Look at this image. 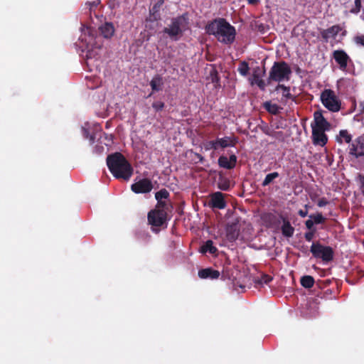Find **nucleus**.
Returning a JSON list of instances; mask_svg holds the SVG:
<instances>
[{"mask_svg": "<svg viewBox=\"0 0 364 364\" xmlns=\"http://www.w3.org/2000/svg\"><path fill=\"white\" fill-rule=\"evenodd\" d=\"M205 29L208 34L214 36L219 42L224 44H231L235 39V27L223 18H218L208 22Z\"/></svg>", "mask_w": 364, "mask_h": 364, "instance_id": "f257e3e1", "label": "nucleus"}, {"mask_svg": "<svg viewBox=\"0 0 364 364\" xmlns=\"http://www.w3.org/2000/svg\"><path fill=\"white\" fill-rule=\"evenodd\" d=\"M106 162L110 173L117 179L129 181L133 175L134 169L131 164L120 152L109 154Z\"/></svg>", "mask_w": 364, "mask_h": 364, "instance_id": "f03ea898", "label": "nucleus"}, {"mask_svg": "<svg viewBox=\"0 0 364 364\" xmlns=\"http://www.w3.org/2000/svg\"><path fill=\"white\" fill-rule=\"evenodd\" d=\"M189 19L187 13L173 18L168 27H165L163 32L167 34L172 40L178 41V36L183 35L188 29Z\"/></svg>", "mask_w": 364, "mask_h": 364, "instance_id": "7ed1b4c3", "label": "nucleus"}, {"mask_svg": "<svg viewBox=\"0 0 364 364\" xmlns=\"http://www.w3.org/2000/svg\"><path fill=\"white\" fill-rule=\"evenodd\" d=\"M291 74V70L287 63L285 61L274 62L269 70L267 84L270 85L272 81L278 82L288 81Z\"/></svg>", "mask_w": 364, "mask_h": 364, "instance_id": "20e7f679", "label": "nucleus"}, {"mask_svg": "<svg viewBox=\"0 0 364 364\" xmlns=\"http://www.w3.org/2000/svg\"><path fill=\"white\" fill-rule=\"evenodd\" d=\"M322 105L330 112H338L341 109V101L333 90L325 89L321 93Z\"/></svg>", "mask_w": 364, "mask_h": 364, "instance_id": "39448f33", "label": "nucleus"}, {"mask_svg": "<svg viewBox=\"0 0 364 364\" xmlns=\"http://www.w3.org/2000/svg\"><path fill=\"white\" fill-rule=\"evenodd\" d=\"M310 250L314 257L324 262H330L333 258V250L329 246H323L318 242L313 243Z\"/></svg>", "mask_w": 364, "mask_h": 364, "instance_id": "423d86ee", "label": "nucleus"}, {"mask_svg": "<svg viewBox=\"0 0 364 364\" xmlns=\"http://www.w3.org/2000/svg\"><path fill=\"white\" fill-rule=\"evenodd\" d=\"M147 220L149 224L151 225L152 231L157 232L159 230L155 228L161 227L166 222L167 213L158 209L151 210L148 213Z\"/></svg>", "mask_w": 364, "mask_h": 364, "instance_id": "0eeeda50", "label": "nucleus"}, {"mask_svg": "<svg viewBox=\"0 0 364 364\" xmlns=\"http://www.w3.org/2000/svg\"><path fill=\"white\" fill-rule=\"evenodd\" d=\"M348 154L355 159L364 158V133L348 146Z\"/></svg>", "mask_w": 364, "mask_h": 364, "instance_id": "6e6552de", "label": "nucleus"}, {"mask_svg": "<svg viewBox=\"0 0 364 364\" xmlns=\"http://www.w3.org/2000/svg\"><path fill=\"white\" fill-rule=\"evenodd\" d=\"M82 35L80 37V39L85 42L87 48H88L90 46L92 47L95 44L96 39V30L90 26H86L84 24H82L81 27Z\"/></svg>", "mask_w": 364, "mask_h": 364, "instance_id": "1a4fd4ad", "label": "nucleus"}, {"mask_svg": "<svg viewBox=\"0 0 364 364\" xmlns=\"http://www.w3.org/2000/svg\"><path fill=\"white\" fill-rule=\"evenodd\" d=\"M153 189V184L149 178H145L134 183L131 186V190L135 193H148Z\"/></svg>", "mask_w": 364, "mask_h": 364, "instance_id": "9d476101", "label": "nucleus"}, {"mask_svg": "<svg viewBox=\"0 0 364 364\" xmlns=\"http://www.w3.org/2000/svg\"><path fill=\"white\" fill-rule=\"evenodd\" d=\"M322 110L316 111L314 114V124H311L312 129L320 130H329L331 124L323 117Z\"/></svg>", "mask_w": 364, "mask_h": 364, "instance_id": "9b49d317", "label": "nucleus"}, {"mask_svg": "<svg viewBox=\"0 0 364 364\" xmlns=\"http://www.w3.org/2000/svg\"><path fill=\"white\" fill-rule=\"evenodd\" d=\"M333 58L338 65L340 70L346 71L348 63L351 62L349 55L343 50H336L333 52Z\"/></svg>", "mask_w": 364, "mask_h": 364, "instance_id": "f8f14e48", "label": "nucleus"}, {"mask_svg": "<svg viewBox=\"0 0 364 364\" xmlns=\"http://www.w3.org/2000/svg\"><path fill=\"white\" fill-rule=\"evenodd\" d=\"M209 205L213 208L224 209L226 207V202L223 193L219 191L212 193Z\"/></svg>", "mask_w": 364, "mask_h": 364, "instance_id": "ddd939ff", "label": "nucleus"}, {"mask_svg": "<svg viewBox=\"0 0 364 364\" xmlns=\"http://www.w3.org/2000/svg\"><path fill=\"white\" fill-rule=\"evenodd\" d=\"M240 234V224L238 220L228 224L226 227V237L230 242L236 240Z\"/></svg>", "mask_w": 364, "mask_h": 364, "instance_id": "4468645a", "label": "nucleus"}, {"mask_svg": "<svg viewBox=\"0 0 364 364\" xmlns=\"http://www.w3.org/2000/svg\"><path fill=\"white\" fill-rule=\"evenodd\" d=\"M343 31V28L340 25H333L327 29H323L321 31V36L323 40L328 42L330 38H336L339 32Z\"/></svg>", "mask_w": 364, "mask_h": 364, "instance_id": "2eb2a0df", "label": "nucleus"}, {"mask_svg": "<svg viewBox=\"0 0 364 364\" xmlns=\"http://www.w3.org/2000/svg\"><path fill=\"white\" fill-rule=\"evenodd\" d=\"M326 130H320L312 129V139L315 145L323 146L328 141L327 135L325 134Z\"/></svg>", "mask_w": 364, "mask_h": 364, "instance_id": "dca6fc26", "label": "nucleus"}, {"mask_svg": "<svg viewBox=\"0 0 364 364\" xmlns=\"http://www.w3.org/2000/svg\"><path fill=\"white\" fill-rule=\"evenodd\" d=\"M265 73V70H264L262 72L259 67H257L252 73V85L256 84L259 88L264 91L265 90L266 85H267L265 82L261 78Z\"/></svg>", "mask_w": 364, "mask_h": 364, "instance_id": "f3484780", "label": "nucleus"}, {"mask_svg": "<svg viewBox=\"0 0 364 364\" xmlns=\"http://www.w3.org/2000/svg\"><path fill=\"white\" fill-rule=\"evenodd\" d=\"M237 163V156L232 154L230 158L225 156H220L218 158V165L224 168L232 169L235 168Z\"/></svg>", "mask_w": 364, "mask_h": 364, "instance_id": "a211bd4d", "label": "nucleus"}, {"mask_svg": "<svg viewBox=\"0 0 364 364\" xmlns=\"http://www.w3.org/2000/svg\"><path fill=\"white\" fill-rule=\"evenodd\" d=\"M279 218L283 223L281 227L282 235L287 237H292L294 233V228L291 225L288 219L284 217L282 215H279Z\"/></svg>", "mask_w": 364, "mask_h": 364, "instance_id": "6ab92c4d", "label": "nucleus"}, {"mask_svg": "<svg viewBox=\"0 0 364 364\" xmlns=\"http://www.w3.org/2000/svg\"><path fill=\"white\" fill-rule=\"evenodd\" d=\"M219 148L233 147L238 142L237 137L225 136L216 139Z\"/></svg>", "mask_w": 364, "mask_h": 364, "instance_id": "aec40b11", "label": "nucleus"}, {"mask_svg": "<svg viewBox=\"0 0 364 364\" xmlns=\"http://www.w3.org/2000/svg\"><path fill=\"white\" fill-rule=\"evenodd\" d=\"M220 276V272L218 270L211 268L202 269L198 271V277L201 279H218Z\"/></svg>", "mask_w": 364, "mask_h": 364, "instance_id": "412c9836", "label": "nucleus"}, {"mask_svg": "<svg viewBox=\"0 0 364 364\" xmlns=\"http://www.w3.org/2000/svg\"><path fill=\"white\" fill-rule=\"evenodd\" d=\"M101 35L105 38H110L114 33V27L112 23L106 22L99 28Z\"/></svg>", "mask_w": 364, "mask_h": 364, "instance_id": "4be33fe9", "label": "nucleus"}, {"mask_svg": "<svg viewBox=\"0 0 364 364\" xmlns=\"http://www.w3.org/2000/svg\"><path fill=\"white\" fill-rule=\"evenodd\" d=\"M336 141L339 144L346 143L349 145L353 142L352 135L347 129H341L338 135L336 136Z\"/></svg>", "mask_w": 364, "mask_h": 364, "instance_id": "5701e85b", "label": "nucleus"}, {"mask_svg": "<svg viewBox=\"0 0 364 364\" xmlns=\"http://www.w3.org/2000/svg\"><path fill=\"white\" fill-rule=\"evenodd\" d=\"M217 186L219 189L228 191L230 188V181L226 176L220 174L217 183Z\"/></svg>", "mask_w": 364, "mask_h": 364, "instance_id": "b1692460", "label": "nucleus"}, {"mask_svg": "<svg viewBox=\"0 0 364 364\" xmlns=\"http://www.w3.org/2000/svg\"><path fill=\"white\" fill-rule=\"evenodd\" d=\"M200 251L203 254L209 252L213 255L216 253L218 249L213 245V242L211 240H208L200 247Z\"/></svg>", "mask_w": 364, "mask_h": 364, "instance_id": "393cba45", "label": "nucleus"}, {"mask_svg": "<svg viewBox=\"0 0 364 364\" xmlns=\"http://www.w3.org/2000/svg\"><path fill=\"white\" fill-rule=\"evenodd\" d=\"M162 85V77L159 75H155L150 82V86L152 90L155 92L161 90Z\"/></svg>", "mask_w": 364, "mask_h": 364, "instance_id": "a878e982", "label": "nucleus"}, {"mask_svg": "<svg viewBox=\"0 0 364 364\" xmlns=\"http://www.w3.org/2000/svg\"><path fill=\"white\" fill-rule=\"evenodd\" d=\"M314 279L312 276L305 275L303 276L300 279L301 285L306 289L311 288L314 284Z\"/></svg>", "mask_w": 364, "mask_h": 364, "instance_id": "bb28decb", "label": "nucleus"}, {"mask_svg": "<svg viewBox=\"0 0 364 364\" xmlns=\"http://www.w3.org/2000/svg\"><path fill=\"white\" fill-rule=\"evenodd\" d=\"M264 109L272 114H277L279 112L280 107L277 104H272L271 102L264 103Z\"/></svg>", "mask_w": 364, "mask_h": 364, "instance_id": "cd10ccee", "label": "nucleus"}, {"mask_svg": "<svg viewBox=\"0 0 364 364\" xmlns=\"http://www.w3.org/2000/svg\"><path fill=\"white\" fill-rule=\"evenodd\" d=\"M279 176L278 172H272L266 175L264 181L262 183V186L265 187L269 186L270 183Z\"/></svg>", "mask_w": 364, "mask_h": 364, "instance_id": "c85d7f7f", "label": "nucleus"}, {"mask_svg": "<svg viewBox=\"0 0 364 364\" xmlns=\"http://www.w3.org/2000/svg\"><path fill=\"white\" fill-rule=\"evenodd\" d=\"M273 277L269 274H263L259 278L255 279V284L263 285L267 284L272 281Z\"/></svg>", "mask_w": 364, "mask_h": 364, "instance_id": "c756f323", "label": "nucleus"}, {"mask_svg": "<svg viewBox=\"0 0 364 364\" xmlns=\"http://www.w3.org/2000/svg\"><path fill=\"white\" fill-rule=\"evenodd\" d=\"M309 217L313 220L314 225L323 224L326 220L321 213L311 214Z\"/></svg>", "mask_w": 364, "mask_h": 364, "instance_id": "7c9ffc66", "label": "nucleus"}, {"mask_svg": "<svg viewBox=\"0 0 364 364\" xmlns=\"http://www.w3.org/2000/svg\"><path fill=\"white\" fill-rule=\"evenodd\" d=\"M279 89L282 90V96L287 99H292L293 96L290 93V88L284 85L278 84L276 87V90H279Z\"/></svg>", "mask_w": 364, "mask_h": 364, "instance_id": "2f4dec72", "label": "nucleus"}, {"mask_svg": "<svg viewBox=\"0 0 364 364\" xmlns=\"http://www.w3.org/2000/svg\"><path fill=\"white\" fill-rule=\"evenodd\" d=\"M171 207V204L167 203L165 200H157L156 206L154 209H158L159 210H164L167 213L169 210V208Z\"/></svg>", "mask_w": 364, "mask_h": 364, "instance_id": "473e14b6", "label": "nucleus"}, {"mask_svg": "<svg viewBox=\"0 0 364 364\" xmlns=\"http://www.w3.org/2000/svg\"><path fill=\"white\" fill-rule=\"evenodd\" d=\"M168 196H169V193L165 188L161 189L160 191L156 192L155 194V198H156V200H162V199H166L168 198Z\"/></svg>", "mask_w": 364, "mask_h": 364, "instance_id": "72a5a7b5", "label": "nucleus"}, {"mask_svg": "<svg viewBox=\"0 0 364 364\" xmlns=\"http://www.w3.org/2000/svg\"><path fill=\"white\" fill-rule=\"evenodd\" d=\"M249 70H250V68H249L248 63H246L245 61L242 62L237 69L240 74L243 76H246L247 75Z\"/></svg>", "mask_w": 364, "mask_h": 364, "instance_id": "f704fd0d", "label": "nucleus"}, {"mask_svg": "<svg viewBox=\"0 0 364 364\" xmlns=\"http://www.w3.org/2000/svg\"><path fill=\"white\" fill-rule=\"evenodd\" d=\"M210 78L213 83L217 85H220V78L219 77L218 73L215 69H213L210 71Z\"/></svg>", "mask_w": 364, "mask_h": 364, "instance_id": "c9c22d12", "label": "nucleus"}, {"mask_svg": "<svg viewBox=\"0 0 364 364\" xmlns=\"http://www.w3.org/2000/svg\"><path fill=\"white\" fill-rule=\"evenodd\" d=\"M264 220L269 223L270 225H275L276 223H279V220L277 217L272 213H268L266 215L264 216Z\"/></svg>", "mask_w": 364, "mask_h": 364, "instance_id": "e433bc0d", "label": "nucleus"}, {"mask_svg": "<svg viewBox=\"0 0 364 364\" xmlns=\"http://www.w3.org/2000/svg\"><path fill=\"white\" fill-rule=\"evenodd\" d=\"M204 147L207 151L210 149L217 150L219 148L217 139L207 141L205 144Z\"/></svg>", "mask_w": 364, "mask_h": 364, "instance_id": "4c0bfd02", "label": "nucleus"}, {"mask_svg": "<svg viewBox=\"0 0 364 364\" xmlns=\"http://www.w3.org/2000/svg\"><path fill=\"white\" fill-rule=\"evenodd\" d=\"M362 0H355V6L350 9V13L358 14L360 11Z\"/></svg>", "mask_w": 364, "mask_h": 364, "instance_id": "58836bf2", "label": "nucleus"}, {"mask_svg": "<svg viewBox=\"0 0 364 364\" xmlns=\"http://www.w3.org/2000/svg\"><path fill=\"white\" fill-rule=\"evenodd\" d=\"M152 107L155 109V111L159 112L164 109V103L161 101H156L153 102Z\"/></svg>", "mask_w": 364, "mask_h": 364, "instance_id": "ea45409f", "label": "nucleus"}, {"mask_svg": "<svg viewBox=\"0 0 364 364\" xmlns=\"http://www.w3.org/2000/svg\"><path fill=\"white\" fill-rule=\"evenodd\" d=\"M316 232V230H309V232H306L304 234L305 240L308 242H311L313 240Z\"/></svg>", "mask_w": 364, "mask_h": 364, "instance_id": "a19ab883", "label": "nucleus"}, {"mask_svg": "<svg viewBox=\"0 0 364 364\" xmlns=\"http://www.w3.org/2000/svg\"><path fill=\"white\" fill-rule=\"evenodd\" d=\"M354 42L357 45L364 47V35H358L354 37Z\"/></svg>", "mask_w": 364, "mask_h": 364, "instance_id": "79ce46f5", "label": "nucleus"}, {"mask_svg": "<svg viewBox=\"0 0 364 364\" xmlns=\"http://www.w3.org/2000/svg\"><path fill=\"white\" fill-rule=\"evenodd\" d=\"M164 3V0H158L157 2L153 6L151 11L154 13L158 12Z\"/></svg>", "mask_w": 364, "mask_h": 364, "instance_id": "37998d69", "label": "nucleus"}, {"mask_svg": "<svg viewBox=\"0 0 364 364\" xmlns=\"http://www.w3.org/2000/svg\"><path fill=\"white\" fill-rule=\"evenodd\" d=\"M314 221L310 218L309 220H306V222H305V225L309 230H316V228H314Z\"/></svg>", "mask_w": 364, "mask_h": 364, "instance_id": "c03bdc74", "label": "nucleus"}, {"mask_svg": "<svg viewBox=\"0 0 364 364\" xmlns=\"http://www.w3.org/2000/svg\"><path fill=\"white\" fill-rule=\"evenodd\" d=\"M105 147L102 145H96L94 148V153L96 154H101L104 152Z\"/></svg>", "mask_w": 364, "mask_h": 364, "instance_id": "a18cd8bd", "label": "nucleus"}, {"mask_svg": "<svg viewBox=\"0 0 364 364\" xmlns=\"http://www.w3.org/2000/svg\"><path fill=\"white\" fill-rule=\"evenodd\" d=\"M84 136L85 138H88L90 143L93 144L95 141V136L94 135H90L88 130L84 129Z\"/></svg>", "mask_w": 364, "mask_h": 364, "instance_id": "49530a36", "label": "nucleus"}, {"mask_svg": "<svg viewBox=\"0 0 364 364\" xmlns=\"http://www.w3.org/2000/svg\"><path fill=\"white\" fill-rule=\"evenodd\" d=\"M358 178L360 184L361 193L364 196V175L359 174Z\"/></svg>", "mask_w": 364, "mask_h": 364, "instance_id": "de8ad7c7", "label": "nucleus"}, {"mask_svg": "<svg viewBox=\"0 0 364 364\" xmlns=\"http://www.w3.org/2000/svg\"><path fill=\"white\" fill-rule=\"evenodd\" d=\"M257 28L259 32L264 33L267 31L269 28L267 26H266L263 23H260V24L257 25Z\"/></svg>", "mask_w": 364, "mask_h": 364, "instance_id": "09e8293b", "label": "nucleus"}, {"mask_svg": "<svg viewBox=\"0 0 364 364\" xmlns=\"http://www.w3.org/2000/svg\"><path fill=\"white\" fill-rule=\"evenodd\" d=\"M328 203V201L326 198H321L318 200L317 205L318 207H323Z\"/></svg>", "mask_w": 364, "mask_h": 364, "instance_id": "8fccbe9b", "label": "nucleus"}, {"mask_svg": "<svg viewBox=\"0 0 364 364\" xmlns=\"http://www.w3.org/2000/svg\"><path fill=\"white\" fill-rule=\"evenodd\" d=\"M298 214L302 217V218H305L306 216H307L308 215V211L307 210H299V212H298Z\"/></svg>", "mask_w": 364, "mask_h": 364, "instance_id": "3c124183", "label": "nucleus"}, {"mask_svg": "<svg viewBox=\"0 0 364 364\" xmlns=\"http://www.w3.org/2000/svg\"><path fill=\"white\" fill-rule=\"evenodd\" d=\"M247 1L248 4H251V5H255L259 1V0H247Z\"/></svg>", "mask_w": 364, "mask_h": 364, "instance_id": "603ef678", "label": "nucleus"}, {"mask_svg": "<svg viewBox=\"0 0 364 364\" xmlns=\"http://www.w3.org/2000/svg\"><path fill=\"white\" fill-rule=\"evenodd\" d=\"M88 4L90 6V9L91 10L93 6H97L98 5V2H96V1L89 2Z\"/></svg>", "mask_w": 364, "mask_h": 364, "instance_id": "864d4df0", "label": "nucleus"}, {"mask_svg": "<svg viewBox=\"0 0 364 364\" xmlns=\"http://www.w3.org/2000/svg\"><path fill=\"white\" fill-rule=\"evenodd\" d=\"M92 51H90V50H88V51H87V54H86V58H87V61H88L90 59H91V58H92V56H91V55H92Z\"/></svg>", "mask_w": 364, "mask_h": 364, "instance_id": "5fc2aeb1", "label": "nucleus"}, {"mask_svg": "<svg viewBox=\"0 0 364 364\" xmlns=\"http://www.w3.org/2000/svg\"><path fill=\"white\" fill-rule=\"evenodd\" d=\"M346 33H347V31H346V30H343V31H342L341 36H345L346 35Z\"/></svg>", "mask_w": 364, "mask_h": 364, "instance_id": "6e6d98bb", "label": "nucleus"}, {"mask_svg": "<svg viewBox=\"0 0 364 364\" xmlns=\"http://www.w3.org/2000/svg\"><path fill=\"white\" fill-rule=\"evenodd\" d=\"M198 158L200 159V161H202L203 159V157L201 156V155H198Z\"/></svg>", "mask_w": 364, "mask_h": 364, "instance_id": "4d7b16f0", "label": "nucleus"}]
</instances>
